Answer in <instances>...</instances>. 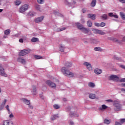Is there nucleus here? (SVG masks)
Wrapping results in <instances>:
<instances>
[{
	"label": "nucleus",
	"mask_w": 125,
	"mask_h": 125,
	"mask_svg": "<svg viewBox=\"0 0 125 125\" xmlns=\"http://www.w3.org/2000/svg\"><path fill=\"white\" fill-rule=\"evenodd\" d=\"M64 66L65 67H63L61 69V72L62 73V74L66 76V77H68V78H72V77H74V74L71 71L69 70V69L70 67H72V63L66 62L65 63H64Z\"/></svg>",
	"instance_id": "nucleus-1"
},
{
	"label": "nucleus",
	"mask_w": 125,
	"mask_h": 125,
	"mask_svg": "<svg viewBox=\"0 0 125 125\" xmlns=\"http://www.w3.org/2000/svg\"><path fill=\"white\" fill-rule=\"evenodd\" d=\"M28 8H30V6L28 4H24L20 8L19 12L20 13H23L26 10H27Z\"/></svg>",
	"instance_id": "nucleus-2"
},
{
	"label": "nucleus",
	"mask_w": 125,
	"mask_h": 125,
	"mask_svg": "<svg viewBox=\"0 0 125 125\" xmlns=\"http://www.w3.org/2000/svg\"><path fill=\"white\" fill-rule=\"evenodd\" d=\"M67 110L68 112L70 111L69 116L71 118H73V117H79V115L73 112V108H71L70 106L68 107Z\"/></svg>",
	"instance_id": "nucleus-3"
},
{
	"label": "nucleus",
	"mask_w": 125,
	"mask_h": 125,
	"mask_svg": "<svg viewBox=\"0 0 125 125\" xmlns=\"http://www.w3.org/2000/svg\"><path fill=\"white\" fill-rule=\"evenodd\" d=\"M30 51H31V50L30 49H25L22 50L20 52L19 56H24V55L29 54V53H30Z\"/></svg>",
	"instance_id": "nucleus-4"
},
{
	"label": "nucleus",
	"mask_w": 125,
	"mask_h": 125,
	"mask_svg": "<svg viewBox=\"0 0 125 125\" xmlns=\"http://www.w3.org/2000/svg\"><path fill=\"white\" fill-rule=\"evenodd\" d=\"M114 111H120L121 109H122V104H121L119 103H116L114 104Z\"/></svg>",
	"instance_id": "nucleus-5"
},
{
	"label": "nucleus",
	"mask_w": 125,
	"mask_h": 125,
	"mask_svg": "<svg viewBox=\"0 0 125 125\" xmlns=\"http://www.w3.org/2000/svg\"><path fill=\"white\" fill-rule=\"evenodd\" d=\"M46 83L48 86L51 87L52 88H56V84L55 83L48 80L46 82Z\"/></svg>",
	"instance_id": "nucleus-6"
},
{
	"label": "nucleus",
	"mask_w": 125,
	"mask_h": 125,
	"mask_svg": "<svg viewBox=\"0 0 125 125\" xmlns=\"http://www.w3.org/2000/svg\"><path fill=\"white\" fill-rule=\"evenodd\" d=\"M92 31L94 34H98V35H105V34L103 31L97 29H94Z\"/></svg>",
	"instance_id": "nucleus-7"
},
{
	"label": "nucleus",
	"mask_w": 125,
	"mask_h": 125,
	"mask_svg": "<svg viewBox=\"0 0 125 125\" xmlns=\"http://www.w3.org/2000/svg\"><path fill=\"white\" fill-rule=\"evenodd\" d=\"M0 75L2 77H7V74L4 72V68L0 65Z\"/></svg>",
	"instance_id": "nucleus-8"
},
{
	"label": "nucleus",
	"mask_w": 125,
	"mask_h": 125,
	"mask_svg": "<svg viewBox=\"0 0 125 125\" xmlns=\"http://www.w3.org/2000/svg\"><path fill=\"white\" fill-rule=\"evenodd\" d=\"M82 31L84 34H88V35H91V31H90V29L89 28L84 27L83 29H82Z\"/></svg>",
	"instance_id": "nucleus-9"
},
{
	"label": "nucleus",
	"mask_w": 125,
	"mask_h": 125,
	"mask_svg": "<svg viewBox=\"0 0 125 125\" xmlns=\"http://www.w3.org/2000/svg\"><path fill=\"white\" fill-rule=\"evenodd\" d=\"M110 80L114 82H119V77L117 75H111L110 76Z\"/></svg>",
	"instance_id": "nucleus-10"
},
{
	"label": "nucleus",
	"mask_w": 125,
	"mask_h": 125,
	"mask_svg": "<svg viewBox=\"0 0 125 125\" xmlns=\"http://www.w3.org/2000/svg\"><path fill=\"white\" fill-rule=\"evenodd\" d=\"M83 65L86 66L87 69L89 70V71H91L92 70V67L91 66V64L87 62H85L83 63Z\"/></svg>",
	"instance_id": "nucleus-11"
},
{
	"label": "nucleus",
	"mask_w": 125,
	"mask_h": 125,
	"mask_svg": "<svg viewBox=\"0 0 125 125\" xmlns=\"http://www.w3.org/2000/svg\"><path fill=\"white\" fill-rule=\"evenodd\" d=\"M17 60L18 62L21 63L23 65H25V64H26V61L25 60V59H22V58H18Z\"/></svg>",
	"instance_id": "nucleus-12"
},
{
	"label": "nucleus",
	"mask_w": 125,
	"mask_h": 125,
	"mask_svg": "<svg viewBox=\"0 0 125 125\" xmlns=\"http://www.w3.org/2000/svg\"><path fill=\"white\" fill-rule=\"evenodd\" d=\"M96 15L93 14H89L87 15V18H91L92 20H95L96 19Z\"/></svg>",
	"instance_id": "nucleus-13"
},
{
	"label": "nucleus",
	"mask_w": 125,
	"mask_h": 125,
	"mask_svg": "<svg viewBox=\"0 0 125 125\" xmlns=\"http://www.w3.org/2000/svg\"><path fill=\"white\" fill-rule=\"evenodd\" d=\"M76 24L77 26L78 29H79V30H80V31H82L83 29L84 28L83 27V24H81L80 23L77 22Z\"/></svg>",
	"instance_id": "nucleus-14"
},
{
	"label": "nucleus",
	"mask_w": 125,
	"mask_h": 125,
	"mask_svg": "<svg viewBox=\"0 0 125 125\" xmlns=\"http://www.w3.org/2000/svg\"><path fill=\"white\" fill-rule=\"evenodd\" d=\"M21 100L22 101L24 104H26V105H29L30 104V100H28L25 98L21 99Z\"/></svg>",
	"instance_id": "nucleus-15"
},
{
	"label": "nucleus",
	"mask_w": 125,
	"mask_h": 125,
	"mask_svg": "<svg viewBox=\"0 0 125 125\" xmlns=\"http://www.w3.org/2000/svg\"><path fill=\"white\" fill-rule=\"evenodd\" d=\"M42 20H43V17L37 18L35 19V23H40V22H42Z\"/></svg>",
	"instance_id": "nucleus-16"
},
{
	"label": "nucleus",
	"mask_w": 125,
	"mask_h": 125,
	"mask_svg": "<svg viewBox=\"0 0 125 125\" xmlns=\"http://www.w3.org/2000/svg\"><path fill=\"white\" fill-rule=\"evenodd\" d=\"M94 72L97 75H100V74H101V73H102V70L99 69L98 68H96L94 70Z\"/></svg>",
	"instance_id": "nucleus-17"
},
{
	"label": "nucleus",
	"mask_w": 125,
	"mask_h": 125,
	"mask_svg": "<svg viewBox=\"0 0 125 125\" xmlns=\"http://www.w3.org/2000/svg\"><path fill=\"white\" fill-rule=\"evenodd\" d=\"M3 125H14L13 123L9 121H5L3 122Z\"/></svg>",
	"instance_id": "nucleus-18"
},
{
	"label": "nucleus",
	"mask_w": 125,
	"mask_h": 125,
	"mask_svg": "<svg viewBox=\"0 0 125 125\" xmlns=\"http://www.w3.org/2000/svg\"><path fill=\"white\" fill-rule=\"evenodd\" d=\"M90 42L91 43H93V44H96L98 43V42H99L97 40H95V39H91L90 40Z\"/></svg>",
	"instance_id": "nucleus-19"
},
{
	"label": "nucleus",
	"mask_w": 125,
	"mask_h": 125,
	"mask_svg": "<svg viewBox=\"0 0 125 125\" xmlns=\"http://www.w3.org/2000/svg\"><path fill=\"white\" fill-rule=\"evenodd\" d=\"M35 8L37 9V10H38V11H40V12H42V9H41V5L39 4H36L35 5Z\"/></svg>",
	"instance_id": "nucleus-20"
},
{
	"label": "nucleus",
	"mask_w": 125,
	"mask_h": 125,
	"mask_svg": "<svg viewBox=\"0 0 125 125\" xmlns=\"http://www.w3.org/2000/svg\"><path fill=\"white\" fill-rule=\"evenodd\" d=\"M32 91L34 95H37V87H36V86H32Z\"/></svg>",
	"instance_id": "nucleus-21"
},
{
	"label": "nucleus",
	"mask_w": 125,
	"mask_h": 125,
	"mask_svg": "<svg viewBox=\"0 0 125 125\" xmlns=\"http://www.w3.org/2000/svg\"><path fill=\"white\" fill-rule=\"evenodd\" d=\"M64 49H65V46L62 44L60 45V50L61 51V52H64Z\"/></svg>",
	"instance_id": "nucleus-22"
},
{
	"label": "nucleus",
	"mask_w": 125,
	"mask_h": 125,
	"mask_svg": "<svg viewBox=\"0 0 125 125\" xmlns=\"http://www.w3.org/2000/svg\"><path fill=\"white\" fill-rule=\"evenodd\" d=\"M90 5L91 6H92V7H94V6L96 5V0H92V2H91Z\"/></svg>",
	"instance_id": "nucleus-23"
},
{
	"label": "nucleus",
	"mask_w": 125,
	"mask_h": 125,
	"mask_svg": "<svg viewBox=\"0 0 125 125\" xmlns=\"http://www.w3.org/2000/svg\"><path fill=\"white\" fill-rule=\"evenodd\" d=\"M59 117L58 116V115H52L51 117V121H54V120H56V119H57V118H59Z\"/></svg>",
	"instance_id": "nucleus-24"
},
{
	"label": "nucleus",
	"mask_w": 125,
	"mask_h": 125,
	"mask_svg": "<svg viewBox=\"0 0 125 125\" xmlns=\"http://www.w3.org/2000/svg\"><path fill=\"white\" fill-rule=\"evenodd\" d=\"M95 97H96L95 94L91 93L89 95V98H90V99H95Z\"/></svg>",
	"instance_id": "nucleus-25"
},
{
	"label": "nucleus",
	"mask_w": 125,
	"mask_h": 125,
	"mask_svg": "<svg viewBox=\"0 0 125 125\" xmlns=\"http://www.w3.org/2000/svg\"><path fill=\"white\" fill-rule=\"evenodd\" d=\"M120 15L122 19H123V20H125V13H124V12H121L120 13Z\"/></svg>",
	"instance_id": "nucleus-26"
},
{
	"label": "nucleus",
	"mask_w": 125,
	"mask_h": 125,
	"mask_svg": "<svg viewBox=\"0 0 125 125\" xmlns=\"http://www.w3.org/2000/svg\"><path fill=\"white\" fill-rule=\"evenodd\" d=\"M101 18H102L104 20H107V18H108V16L106 14L102 15L101 16Z\"/></svg>",
	"instance_id": "nucleus-27"
},
{
	"label": "nucleus",
	"mask_w": 125,
	"mask_h": 125,
	"mask_svg": "<svg viewBox=\"0 0 125 125\" xmlns=\"http://www.w3.org/2000/svg\"><path fill=\"white\" fill-rule=\"evenodd\" d=\"M94 50L95 51H102L103 50L100 47H96L94 48Z\"/></svg>",
	"instance_id": "nucleus-28"
},
{
	"label": "nucleus",
	"mask_w": 125,
	"mask_h": 125,
	"mask_svg": "<svg viewBox=\"0 0 125 125\" xmlns=\"http://www.w3.org/2000/svg\"><path fill=\"white\" fill-rule=\"evenodd\" d=\"M31 41L32 42H39V39L37 38H32V39L31 40Z\"/></svg>",
	"instance_id": "nucleus-29"
},
{
	"label": "nucleus",
	"mask_w": 125,
	"mask_h": 125,
	"mask_svg": "<svg viewBox=\"0 0 125 125\" xmlns=\"http://www.w3.org/2000/svg\"><path fill=\"white\" fill-rule=\"evenodd\" d=\"M4 34L6 35L7 36L10 34V29H7L4 31Z\"/></svg>",
	"instance_id": "nucleus-30"
},
{
	"label": "nucleus",
	"mask_w": 125,
	"mask_h": 125,
	"mask_svg": "<svg viewBox=\"0 0 125 125\" xmlns=\"http://www.w3.org/2000/svg\"><path fill=\"white\" fill-rule=\"evenodd\" d=\"M87 25L88 27H89V28H90L92 26V22L90 21H87Z\"/></svg>",
	"instance_id": "nucleus-31"
},
{
	"label": "nucleus",
	"mask_w": 125,
	"mask_h": 125,
	"mask_svg": "<svg viewBox=\"0 0 125 125\" xmlns=\"http://www.w3.org/2000/svg\"><path fill=\"white\" fill-rule=\"evenodd\" d=\"M88 86H89V87L93 88V87H94V86H95V84H94V83H93L92 82L89 83Z\"/></svg>",
	"instance_id": "nucleus-32"
},
{
	"label": "nucleus",
	"mask_w": 125,
	"mask_h": 125,
	"mask_svg": "<svg viewBox=\"0 0 125 125\" xmlns=\"http://www.w3.org/2000/svg\"><path fill=\"white\" fill-rule=\"evenodd\" d=\"M106 108H108V106H107L105 104H103L102 105V108H100V110H101L102 111L103 110H106Z\"/></svg>",
	"instance_id": "nucleus-33"
},
{
	"label": "nucleus",
	"mask_w": 125,
	"mask_h": 125,
	"mask_svg": "<svg viewBox=\"0 0 125 125\" xmlns=\"http://www.w3.org/2000/svg\"><path fill=\"white\" fill-rule=\"evenodd\" d=\"M108 40H111V41H113V42H119V40L116 38H112L111 37H108Z\"/></svg>",
	"instance_id": "nucleus-34"
},
{
	"label": "nucleus",
	"mask_w": 125,
	"mask_h": 125,
	"mask_svg": "<svg viewBox=\"0 0 125 125\" xmlns=\"http://www.w3.org/2000/svg\"><path fill=\"white\" fill-rule=\"evenodd\" d=\"M34 58L36 59H42V57L40 55H35Z\"/></svg>",
	"instance_id": "nucleus-35"
},
{
	"label": "nucleus",
	"mask_w": 125,
	"mask_h": 125,
	"mask_svg": "<svg viewBox=\"0 0 125 125\" xmlns=\"http://www.w3.org/2000/svg\"><path fill=\"white\" fill-rule=\"evenodd\" d=\"M113 59H114L115 60H118L119 61H121V60H122V59L121 58H119V57H117L116 56H114L113 57Z\"/></svg>",
	"instance_id": "nucleus-36"
},
{
	"label": "nucleus",
	"mask_w": 125,
	"mask_h": 125,
	"mask_svg": "<svg viewBox=\"0 0 125 125\" xmlns=\"http://www.w3.org/2000/svg\"><path fill=\"white\" fill-rule=\"evenodd\" d=\"M37 2L40 4H42L44 2V0H37Z\"/></svg>",
	"instance_id": "nucleus-37"
},
{
	"label": "nucleus",
	"mask_w": 125,
	"mask_h": 125,
	"mask_svg": "<svg viewBox=\"0 0 125 125\" xmlns=\"http://www.w3.org/2000/svg\"><path fill=\"white\" fill-rule=\"evenodd\" d=\"M64 30H66V28L62 27L61 28H59L58 31V32H62V31H64Z\"/></svg>",
	"instance_id": "nucleus-38"
},
{
	"label": "nucleus",
	"mask_w": 125,
	"mask_h": 125,
	"mask_svg": "<svg viewBox=\"0 0 125 125\" xmlns=\"http://www.w3.org/2000/svg\"><path fill=\"white\" fill-rule=\"evenodd\" d=\"M53 106L55 109H59L60 108V106L58 104H54Z\"/></svg>",
	"instance_id": "nucleus-39"
},
{
	"label": "nucleus",
	"mask_w": 125,
	"mask_h": 125,
	"mask_svg": "<svg viewBox=\"0 0 125 125\" xmlns=\"http://www.w3.org/2000/svg\"><path fill=\"white\" fill-rule=\"evenodd\" d=\"M104 124H107V125H109L110 124V121L107 119H105L104 121Z\"/></svg>",
	"instance_id": "nucleus-40"
},
{
	"label": "nucleus",
	"mask_w": 125,
	"mask_h": 125,
	"mask_svg": "<svg viewBox=\"0 0 125 125\" xmlns=\"http://www.w3.org/2000/svg\"><path fill=\"white\" fill-rule=\"evenodd\" d=\"M3 108H4V104H1V105H0V111H1V110H2Z\"/></svg>",
	"instance_id": "nucleus-41"
},
{
	"label": "nucleus",
	"mask_w": 125,
	"mask_h": 125,
	"mask_svg": "<svg viewBox=\"0 0 125 125\" xmlns=\"http://www.w3.org/2000/svg\"><path fill=\"white\" fill-rule=\"evenodd\" d=\"M64 3L66 4L67 5H71V3L69 2L67 0L64 1Z\"/></svg>",
	"instance_id": "nucleus-42"
},
{
	"label": "nucleus",
	"mask_w": 125,
	"mask_h": 125,
	"mask_svg": "<svg viewBox=\"0 0 125 125\" xmlns=\"http://www.w3.org/2000/svg\"><path fill=\"white\" fill-rule=\"evenodd\" d=\"M105 25H106V23H105L104 22H101L100 23V27H104Z\"/></svg>",
	"instance_id": "nucleus-43"
},
{
	"label": "nucleus",
	"mask_w": 125,
	"mask_h": 125,
	"mask_svg": "<svg viewBox=\"0 0 125 125\" xmlns=\"http://www.w3.org/2000/svg\"><path fill=\"white\" fill-rule=\"evenodd\" d=\"M120 83H125V78H122L120 80H119Z\"/></svg>",
	"instance_id": "nucleus-44"
},
{
	"label": "nucleus",
	"mask_w": 125,
	"mask_h": 125,
	"mask_svg": "<svg viewBox=\"0 0 125 125\" xmlns=\"http://www.w3.org/2000/svg\"><path fill=\"white\" fill-rule=\"evenodd\" d=\"M95 26L96 27H100V23H99L98 22H95L94 23Z\"/></svg>",
	"instance_id": "nucleus-45"
},
{
	"label": "nucleus",
	"mask_w": 125,
	"mask_h": 125,
	"mask_svg": "<svg viewBox=\"0 0 125 125\" xmlns=\"http://www.w3.org/2000/svg\"><path fill=\"white\" fill-rule=\"evenodd\" d=\"M120 123L121 124H124V123H125V118L121 119Z\"/></svg>",
	"instance_id": "nucleus-46"
},
{
	"label": "nucleus",
	"mask_w": 125,
	"mask_h": 125,
	"mask_svg": "<svg viewBox=\"0 0 125 125\" xmlns=\"http://www.w3.org/2000/svg\"><path fill=\"white\" fill-rule=\"evenodd\" d=\"M21 4V1H16V5H19L20 4Z\"/></svg>",
	"instance_id": "nucleus-47"
},
{
	"label": "nucleus",
	"mask_w": 125,
	"mask_h": 125,
	"mask_svg": "<svg viewBox=\"0 0 125 125\" xmlns=\"http://www.w3.org/2000/svg\"><path fill=\"white\" fill-rule=\"evenodd\" d=\"M106 102H108L109 103H113V102H114V101H113L111 99H109V100H107Z\"/></svg>",
	"instance_id": "nucleus-48"
},
{
	"label": "nucleus",
	"mask_w": 125,
	"mask_h": 125,
	"mask_svg": "<svg viewBox=\"0 0 125 125\" xmlns=\"http://www.w3.org/2000/svg\"><path fill=\"white\" fill-rule=\"evenodd\" d=\"M82 11L83 13H85L86 12V8L82 9Z\"/></svg>",
	"instance_id": "nucleus-49"
},
{
	"label": "nucleus",
	"mask_w": 125,
	"mask_h": 125,
	"mask_svg": "<svg viewBox=\"0 0 125 125\" xmlns=\"http://www.w3.org/2000/svg\"><path fill=\"white\" fill-rule=\"evenodd\" d=\"M29 15H30V16H34V13L33 12H30L29 13Z\"/></svg>",
	"instance_id": "nucleus-50"
},
{
	"label": "nucleus",
	"mask_w": 125,
	"mask_h": 125,
	"mask_svg": "<svg viewBox=\"0 0 125 125\" xmlns=\"http://www.w3.org/2000/svg\"><path fill=\"white\" fill-rule=\"evenodd\" d=\"M108 16H110V17H113L114 16V14H113V13H109Z\"/></svg>",
	"instance_id": "nucleus-51"
},
{
	"label": "nucleus",
	"mask_w": 125,
	"mask_h": 125,
	"mask_svg": "<svg viewBox=\"0 0 125 125\" xmlns=\"http://www.w3.org/2000/svg\"><path fill=\"white\" fill-rule=\"evenodd\" d=\"M81 23H82V24L84 23V22H85V21H84V19H81Z\"/></svg>",
	"instance_id": "nucleus-52"
},
{
	"label": "nucleus",
	"mask_w": 125,
	"mask_h": 125,
	"mask_svg": "<svg viewBox=\"0 0 125 125\" xmlns=\"http://www.w3.org/2000/svg\"><path fill=\"white\" fill-rule=\"evenodd\" d=\"M22 40H23V41H26V40H27V37L25 36H22Z\"/></svg>",
	"instance_id": "nucleus-53"
},
{
	"label": "nucleus",
	"mask_w": 125,
	"mask_h": 125,
	"mask_svg": "<svg viewBox=\"0 0 125 125\" xmlns=\"http://www.w3.org/2000/svg\"><path fill=\"white\" fill-rule=\"evenodd\" d=\"M7 101V100L6 99L4 100L3 103L2 104L3 105H4V106L6 104Z\"/></svg>",
	"instance_id": "nucleus-54"
},
{
	"label": "nucleus",
	"mask_w": 125,
	"mask_h": 125,
	"mask_svg": "<svg viewBox=\"0 0 125 125\" xmlns=\"http://www.w3.org/2000/svg\"><path fill=\"white\" fill-rule=\"evenodd\" d=\"M119 1L122 3H125V0H119Z\"/></svg>",
	"instance_id": "nucleus-55"
},
{
	"label": "nucleus",
	"mask_w": 125,
	"mask_h": 125,
	"mask_svg": "<svg viewBox=\"0 0 125 125\" xmlns=\"http://www.w3.org/2000/svg\"><path fill=\"white\" fill-rule=\"evenodd\" d=\"M121 90L122 91V92L125 93V88H121Z\"/></svg>",
	"instance_id": "nucleus-56"
},
{
	"label": "nucleus",
	"mask_w": 125,
	"mask_h": 125,
	"mask_svg": "<svg viewBox=\"0 0 125 125\" xmlns=\"http://www.w3.org/2000/svg\"><path fill=\"white\" fill-rule=\"evenodd\" d=\"M29 106V107L30 108V109H33V107L32 106V105L30 104H27Z\"/></svg>",
	"instance_id": "nucleus-57"
},
{
	"label": "nucleus",
	"mask_w": 125,
	"mask_h": 125,
	"mask_svg": "<svg viewBox=\"0 0 125 125\" xmlns=\"http://www.w3.org/2000/svg\"><path fill=\"white\" fill-rule=\"evenodd\" d=\"M70 125H74V122H73L72 120H70Z\"/></svg>",
	"instance_id": "nucleus-58"
},
{
	"label": "nucleus",
	"mask_w": 125,
	"mask_h": 125,
	"mask_svg": "<svg viewBox=\"0 0 125 125\" xmlns=\"http://www.w3.org/2000/svg\"><path fill=\"white\" fill-rule=\"evenodd\" d=\"M113 17H114V18H119V16H118V15H113Z\"/></svg>",
	"instance_id": "nucleus-59"
},
{
	"label": "nucleus",
	"mask_w": 125,
	"mask_h": 125,
	"mask_svg": "<svg viewBox=\"0 0 125 125\" xmlns=\"http://www.w3.org/2000/svg\"><path fill=\"white\" fill-rule=\"evenodd\" d=\"M19 42H23V39H22V38L20 39L19 40Z\"/></svg>",
	"instance_id": "nucleus-60"
},
{
	"label": "nucleus",
	"mask_w": 125,
	"mask_h": 125,
	"mask_svg": "<svg viewBox=\"0 0 125 125\" xmlns=\"http://www.w3.org/2000/svg\"><path fill=\"white\" fill-rule=\"evenodd\" d=\"M116 125H121L120 123L119 122H115Z\"/></svg>",
	"instance_id": "nucleus-61"
},
{
	"label": "nucleus",
	"mask_w": 125,
	"mask_h": 125,
	"mask_svg": "<svg viewBox=\"0 0 125 125\" xmlns=\"http://www.w3.org/2000/svg\"><path fill=\"white\" fill-rule=\"evenodd\" d=\"M6 108L7 110H8V111H9V106H8V105H7L6 106Z\"/></svg>",
	"instance_id": "nucleus-62"
},
{
	"label": "nucleus",
	"mask_w": 125,
	"mask_h": 125,
	"mask_svg": "<svg viewBox=\"0 0 125 125\" xmlns=\"http://www.w3.org/2000/svg\"><path fill=\"white\" fill-rule=\"evenodd\" d=\"M121 85H122V86L123 87H125V83H121Z\"/></svg>",
	"instance_id": "nucleus-63"
},
{
	"label": "nucleus",
	"mask_w": 125,
	"mask_h": 125,
	"mask_svg": "<svg viewBox=\"0 0 125 125\" xmlns=\"http://www.w3.org/2000/svg\"><path fill=\"white\" fill-rule=\"evenodd\" d=\"M122 41H123V42H125V36L123 38Z\"/></svg>",
	"instance_id": "nucleus-64"
}]
</instances>
